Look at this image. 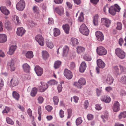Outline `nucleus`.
I'll return each mask as SVG.
<instances>
[{"instance_id": "obj_63", "label": "nucleus", "mask_w": 126, "mask_h": 126, "mask_svg": "<svg viewBox=\"0 0 126 126\" xmlns=\"http://www.w3.org/2000/svg\"><path fill=\"white\" fill-rule=\"evenodd\" d=\"M15 19L16 20L18 24H20V21L19 19V18L18 16H15Z\"/></svg>"}, {"instance_id": "obj_24", "label": "nucleus", "mask_w": 126, "mask_h": 126, "mask_svg": "<svg viewBox=\"0 0 126 126\" xmlns=\"http://www.w3.org/2000/svg\"><path fill=\"white\" fill-rule=\"evenodd\" d=\"M63 29L65 33L68 34L69 33L70 29V27L69 25L68 24H65L62 26Z\"/></svg>"}, {"instance_id": "obj_11", "label": "nucleus", "mask_w": 126, "mask_h": 126, "mask_svg": "<svg viewBox=\"0 0 126 126\" xmlns=\"http://www.w3.org/2000/svg\"><path fill=\"white\" fill-rule=\"evenodd\" d=\"M95 35L97 40L99 41H102L104 39V36L102 33L99 31L96 32Z\"/></svg>"}, {"instance_id": "obj_37", "label": "nucleus", "mask_w": 126, "mask_h": 126, "mask_svg": "<svg viewBox=\"0 0 126 126\" xmlns=\"http://www.w3.org/2000/svg\"><path fill=\"white\" fill-rule=\"evenodd\" d=\"M42 55L43 58L44 59H47L49 56L48 53L47 51H42Z\"/></svg>"}, {"instance_id": "obj_13", "label": "nucleus", "mask_w": 126, "mask_h": 126, "mask_svg": "<svg viewBox=\"0 0 126 126\" xmlns=\"http://www.w3.org/2000/svg\"><path fill=\"white\" fill-rule=\"evenodd\" d=\"M41 85L39 87V89L40 92H44L48 88V86L47 84L43 82H41Z\"/></svg>"}, {"instance_id": "obj_64", "label": "nucleus", "mask_w": 126, "mask_h": 126, "mask_svg": "<svg viewBox=\"0 0 126 126\" xmlns=\"http://www.w3.org/2000/svg\"><path fill=\"white\" fill-rule=\"evenodd\" d=\"M73 98L74 100V102L76 103H77L78 102V101L79 99L78 97L76 96H75L73 97Z\"/></svg>"}, {"instance_id": "obj_38", "label": "nucleus", "mask_w": 126, "mask_h": 126, "mask_svg": "<svg viewBox=\"0 0 126 126\" xmlns=\"http://www.w3.org/2000/svg\"><path fill=\"white\" fill-rule=\"evenodd\" d=\"M79 83L81 85H84L85 84L86 82L85 79L83 78H80L78 81Z\"/></svg>"}, {"instance_id": "obj_3", "label": "nucleus", "mask_w": 126, "mask_h": 126, "mask_svg": "<svg viewBox=\"0 0 126 126\" xmlns=\"http://www.w3.org/2000/svg\"><path fill=\"white\" fill-rule=\"evenodd\" d=\"M115 52L116 55L120 58L123 59L125 57V53L124 51L121 49L117 48L116 49Z\"/></svg>"}, {"instance_id": "obj_54", "label": "nucleus", "mask_w": 126, "mask_h": 126, "mask_svg": "<svg viewBox=\"0 0 126 126\" xmlns=\"http://www.w3.org/2000/svg\"><path fill=\"white\" fill-rule=\"evenodd\" d=\"M79 83L78 82H75L74 83V85L80 89L82 87V86L81 85L79 84Z\"/></svg>"}, {"instance_id": "obj_57", "label": "nucleus", "mask_w": 126, "mask_h": 126, "mask_svg": "<svg viewBox=\"0 0 126 126\" xmlns=\"http://www.w3.org/2000/svg\"><path fill=\"white\" fill-rule=\"evenodd\" d=\"M89 103L88 101L87 100H85L84 102V106L85 108L86 109L88 106Z\"/></svg>"}, {"instance_id": "obj_59", "label": "nucleus", "mask_w": 126, "mask_h": 126, "mask_svg": "<svg viewBox=\"0 0 126 126\" xmlns=\"http://www.w3.org/2000/svg\"><path fill=\"white\" fill-rule=\"evenodd\" d=\"M63 0H54V2L56 4H59L62 3Z\"/></svg>"}, {"instance_id": "obj_56", "label": "nucleus", "mask_w": 126, "mask_h": 126, "mask_svg": "<svg viewBox=\"0 0 126 126\" xmlns=\"http://www.w3.org/2000/svg\"><path fill=\"white\" fill-rule=\"evenodd\" d=\"M64 112L62 110H60L59 112V115L61 118H63L64 117Z\"/></svg>"}, {"instance_id": "obj_29", "label": "nucleus", "mask_w": 126, "mask_h": 126, "mask_svg": "<svg viewBox=\"0 0 126 126\" xmlns=\"http://www.w3.org/2000/svg\"><path fill=\"white\" fill-rule=\"evenodd\" d=\"M77 52L78 54H80L85 51V48L81 46H78L77 47Z\"/></svg>"}, {"instance_id": "obj_26", "label": "nucleus", "mask_w": 126, "mask_h": 126, "mask_svg": "<svg viewBox=\"0 0 126 126\" xmlns=\"http://www.w3.org/2000/svg\"><path fill=\"white\" fill-rule=\"evenodd\" d=\"M109 114L107 111L104 112L103 115L101 116V117L103 120V121L105 122V121L108 119Z\"/></svg>"}, {"instance_id": "obj_49", "label": "nucleus", "mask_w": 126, "mask_h": 126, "mask_svg": "<svg viewBox=\"0 0 126 126\" xmlns=\"http://www.w3.org/2000/svg\"><path fill=\"white\" fill-rule=\"evenodd\" d=\"M48 83L50 85H54L57 84V82L54 80H51L48 81Z\"/></svg>"}, {"instance_id": "obj_8", "label": "nucleus", "mask_w": 126, "mask_h": 126, "mask_svg": "<svg viewBox=\"0 0 126 126\" xmlns=\"http://www.w3.org/2000/svg\"><path fill=\"white\" fill-rule=\"evenodd\" d=\"M120 108V104L117 101L114 102L113 105L112 109L113 111L117 112L119 111Z\"/></svg>"}, {"instance_id": "obj_50", "label": "nucleus", "mask_w": 126, "mask_h": 126, "mask_svg": "<svg viewBox=\"0 0 126 126\" xmlns=\"http://www.w3.org/2000/svg\"><path fill=\"white\" fill-rule=\"evenodd\" d=\"M68 116L67 118H70L72 115V110L71 109H68L67 110Z\"/></svg>"}, {"instance_id": "obj_53", "label": "nucleus", "mask_w": 126, "mask_h": 126, "mask_svg": "<svg viewBox=\"0 0 126 126\" xmlns=\"http://www.w3.org/2000/svg\"><path fill=\"white\" fill-rule=\"evenodd\" d=\"M75 68V65L73 62L71 63L70 64V68L72 70L74 69Z\"/></svg>"}, {"instance_id": "obj_35", "label": "nucleus", "mask_w": 126, "mask_h": 126, "mask_svg": "<svg viewBox=\"0 0 126 126\" xmlns=\"http://www.w3.org/2000/svg\"><path fill=\"white\" fill-rule=\"evenodd\" d=\"M118 118L120 120L123 118H125L126 117V111L121 112L118 116Z\"/></svg>"}, {"instance_id": "obj_62", "label": "nucleus", "mask_w": 126, "mask_h": 126, "mask_svg": "<svg viewBox=\"0 0 126 126\" xmlns=\"http://www.w3.org/2000/svg\"><path fill=\"white\" fill-rule=\"evenodd\" d=\"M28 25L30 27H33L35 25L34 22L32 21H31L28 23Z\"/></svg>"}, {"instance_id": "obj_17", "label": "nucleus", "mask_w": 126, "mask_h": 126, "mask_svg": "<svg viewBox=\"0 0 126 126\" xmlns=\"http://www.w3.org/2000/svg\"><path fill=\"white\" fill-rule=\"evenodd\" d=\"M97 64L98 67L101 68H103L105 64L104 62L101 59L98 60L97 61Z\"/></svg>"}, {"instance_id": "obj_25", "label": "nucleus", "mask_w": 126, "mask_h": 126, "mask_svg": "<svg viewBox=\"0 0 126 126\" xmlns=\"http://www.w3.org/2000/svg\"><path fill=\"white\" fill-rule=\"evenodd\" d=\"M61 32L60 30L56 28H54L53 30V34L54 36L57 37L60 34Z\"/></svg>"}, {"instance_id": "obj_42", "label": "nucleus", "mask_w": 126, "mask_h": 126, "mask_svg": "<svg viewBox=\"0 0 126 126\" xmlns=\"http://www.w3.org/2000/svg\"><path fill=\"white\" fill-rule=\"evenodd\" d=\"M82 122L81 118L80 117L77 118L76 120V124L77 126L80 125Z\"/></svg>"}, {"instance_id": "obj_5", "label": "nucleus", "mask_w": 126, "mask_h": 126, "mask_svg": "<svg viewBox=\"0 0 126 126\" xmlns=\"http://www.w3.org/2000/svg\"><path fill=\"white\" fill-rule=\"evenodd\" d=\"M79 31L80 32L84 35L87 36L89 33V31L84 24H82L80 26L79 28Z\"/></svg>"}, {"instance_id": "obj_45", "label": "nucleus", "mask_w": 126, "mask_h": 126, "mask_svg": "<svg viewBox=\"0 0 126 126\" xmlns=\"http://www.w3.org/2000/svg\"><path fill=\"white\" fill-rule=\"evenodd\" d=\"M10 110V108L9 107H6L5 109L3 110L2 111L3 114L5 113H7L9 112Z\"/></svg>"}, {"instance_id": "obj_20", "label": "nucleus", "mask_w": 126, "mask_h": 126, "mask_svg": "<svg viewBox=\"0 0 126 126\" xmlns=\"http://www.w3.org/2000/svg\"><path fill=\"white\" fill-rule=\"evenodd\" d=\"M86 67V64L84 62H82L80 64L79 67V71L83 73L85 70Z\"/></svg>"}, {"instance_id": "obj_47", "label": "nucleus", "mask_w": 126, "mask_h": 126, "mask_svg": "<svg viewBox=\"0 0 126 126\" xmlns=\"http://www.w3.org/2000/svg\"><path fill=\"white\" fill-rule=\"evenodd\" d=\"M33 10L35 13L37 14L39 13V10L38 7L36 6H34L33 7Z\"/></svg>"}, {"instance_id": "obj_58", "label": "nucleus", "mask_w": 126, "mask_h": 126, "mask_svg": "<svg viewBox=\"0 0 126 126\" xmlns=\"http://www.w3.org/2000/svg\"><path fill=\"white\" fill-rule=\"evenodd\" d=\"M95 108L96 110H99L102 109V107L100 105L97 104L96 105Z\"/></svg>"}, {"instance_id": "obj_30", "label": "nucleus", "mask_w": 126, "mask_h": 126, "mask_svg": "<svg viewBox=\"0 0 126 126\" xmlns=\"http://www.w3.org/2000/svg\"><path fill=\"white\" fill-rule=\"evenodd\" d=\"M13 96V98L16 100L18 101L19 98V94L16 92L14 91L12 93Z\"/></svg>"}, {"instance_id": "obj_44", "label": "nucleus", "mask_w": 126, "mask_h": 126, "mask_svg": "<svg viewBox=\"0 0 126 126\" xmlns=\"http://www.w3.org/2000/svg\"><path fill=\"white\" fill-rule=\"evenodd\" d=\"M6 121L7 123L9 124L13 125L14 124V122L12 121L11 119L9 117H7L6 118Z\"/></svg>"}, {"instance_id": "obj_2", "label": "nucleus", "mask_w": 126, "mask_h": 126, "mask_svg": "<svg viewBox=\"0 0 126 126\" xmlns=\"http://www.w3.org/2000/svg\"><path fill=\"white\" fill-rule=\"evenodd\" d=\"M102 80L103 83L109 85H110L113 83L114 79L110 75H108L107 76L103 77Z\"/></svg>"}, {"instance_id": "obj_36", "label": "nucleus", "mask_w": 126, "mask_h": 126, "mask_svg": "<svg viewBox=\"0 0 126 126\" xmlns=\"http://www.w3.org/2000/svg\"><path fill=\"white\" fill-rule=\"evenodd\" d=\"M98 15H96L94 17L93 19V23L95 26H97L98 24Z\"/></svg>"}, {"instance_id": "obj_16", "label": "nucleus", "mask_w": 126, "mask_h": 126, "mask_svg": "<svg viewBox=\"0 0 126 126\" xmlns=\"http://www.w3.org/2000/svg\"><path fill=\"white\" fill-rule=\"evenodd\" d=\"M54 11L59 15H61L63 13V8L61 7H58L55 8Z\"/></svg>"}, {"instance_id": "obj_19", "label": "nucleus", "mask_w": 126, "mask_h": 126, "mask_svg": "<svg viewBox=\"0 0 126 126\" xmlns=\"http://www.w3.org/2000/svg\"><path fill=\"white\" fill-rule=\"evenodd\" d=\"M11 86L12 87L16 86L18 85L19 81L16 79H12L10 81Z\"/></svg>"}, {"instance_id": "obj_15", "label": "nucleus", "mask_w": 126, "mask_h": 126, "mask_svg": "<svg viewBox=\"0 0 126 126\" xmlns=\"http://www.w3.org/2000/svg\"><path fill=\"white\" fill-rule=\"evenodd\" d=\"M17 30L16 33L19 36H22L26 32L25 29L22 27L18 28L17 29Z\"/></svg>"}, {"instance_id": "obj_23", "label": "nucleus", "mask_w": 126, "mask_h": 126, "mask_svg": "<svg viewBox=\"0 0 126 126\" xmlns=\"http://www.w3.org/2000/svg\"><path fill=\"white\" fill-rule=\"evenodd\" d=\"M7 37L5 34H0V43H3L7 40Z\"/></svg>"}, {"instance_id": "obj_55", "label": "nucleus", "mask_w": 126, "mask_h": 126, "mask_svg": "<svg viewBox=\"0 0 126 126\" xmlns=\"http://www.w3.org/2000/svg\"><path fill=\"white\" fill-rule=\"evenodd\" d=\"M43 97L41 96H39L38 99V102L40 104H41L43 102Z\"/></svg>"}, {"instance_id": "obj_18", "label": "nucleus", "mask_w": 126, "mask_h": 126, "mask_svg": "<svg viewBox=\"0 0 126 126\" xmlns=\"http://www.w3.org/2000/svg\"><path fill=\"white\" fill-rule=\"evenodd\" d=\"M16 48V45L11 46L10 47L9 51L7 52V53L10 55H12L14 52Z\"/></svg>"}, {"instance_id": "obj_27", "label": "nucleus", "mask_w": 126, "mask_h": 126, "mask_svg": "<svg viewBox=\"0 0 126 126\" xmlns=\"http://www.w3.org/2000/svg\"><path fill=\"white\" fill-rule=\"evenodd\" d=\"M69 49V47L66 46H65L63 47V56H67L68 51Z\"/></svg>"}, {"instance_id": "obj_31", "label": "nucleus", "mask_w": 126, "mask_h": 126, "mask_svg": "<svg viewBox=\"0 0 126 126\" xmlns=\"http://www.w3.org/2000/svg\"><path fill=\"white\" fill-rule=\"evenodd\" d=\"M71 43L72 44L73 46H75L79 43L78 40L75 38H72L71 39Z\"/></svg>"}, {"instance_id": "obj_51", "label": "nucleus", "mask_w": 126, "mask_h": 126, "mask_svg": "<svg viewBox=\"0 0 126 126\" xmlns=\"http://www.w3.org/2000/svg\"><path fill=\"white\" fill-rule=\"evenodd\" d=\"M84 59L87 61H91L92 59V58L90 56L85 55L84 56Z\"/></svg>"}, {"instance_id": "obj_34", "label": "nucleus", "mask_w": 126, "mask_h": 126, "mask_svg": "<svg viewBox=\"0 0 126 126\" xmlns=\"http://www.w3.org/2000/svg\"><path fill=\"white\" fill-rule=\"evenodd\" d=\"M37 89L35 88H33L31 92V95L32 97L35 96L37 92Z\"/></svg>"}, {"instance_id": "obj_33", "label": "nucleus", "mask_w": 126, "mask_h": 126, "mask_svg": "<svg viewBox=\"0 0 126 126\" xmlns=\"http://www.w3.org/2000/svg\"><path fill=\"white\" fill-rule=\"evenodd\" d=\"M119 81L120 83L126 85V76H124L121 77L120 79L119 80Z\"/></svg>"}, {"instance_id": "obj_61", "label": "nucleus", "mask_w": 126, "mask_h": 126, "mask_svg": "<svg viewBox=\"0 0 126 126\" xmlns=\"http://www.w3.org/2000/svg\"><path fill=\"white\" fill-rule=\"evenodd\" d=\"M54 23V21L53 19L51 18H48V24H53Z\"/></svg>"}, {"instance_id": "obj_22", "label": "nucleus", "mask_w": 126, "mask_h": 126, "mask_svg": "<svg viewBox=\"0 0 126 126\" xmlns=\"http://www.w3.org/2000/svg\"><path fill=\"white\" fill-rule=\"evenodd\" d=\"M101 101L106 103H109L111 101L110 97L107 96H102L101 98Z\"/></svg>"}, {"instance_id": "obj_1", "label": "nucleus", "mask_w": 126, "mask_h": 126, "mask_svg": "<svg viewBox=\"0 0 126 126\" xmlns=\"http://www.w3.org/2000/svg\"><path fill=\"white\" fill-rule=\"evenodd\" d=\"M120 9V7L117 4H115L109 8V11L110 14L114 15L116 14V12H119Z\"/></svg>"}, {"instance_id": "obj_52", "label": "nucleus", "mask_w": 126, "mask_h": 126, "mask_svg": "<svg viewBox=\"0 0 126 126\" xmlns=\"http://www.w3.org/2000/svg\"><path fill=\"white\" fill-rule=\"evenodd\" d=\"M46 109L48 112H51L53 109L52 107L50 106L47 105L45 107Z\"/></svg>"}, {"instance_id": "obj_60", "label": "nucleus", "mask_w": 126, "mask_h": 126, "mask_svg": "<svg viewBox=\"0 0 126 126\" xmlns=\"http://www.w3.org/2000/svg\"><path fill=\"white\" fill-rule=\"evenodd\" d=\"M87 117L88 119L89 120H92L93 118V115L90 114H89L87 115Z\"/></svg>"}, {"instance_id": "obj_41", "label": "nucleus", "mask_w": 126, "mask_h": 126, "mask_svg": "<svg viewBox=\"0 0 126 126\" xmlns=\"http://www.w3.org/2000/svg\"><path fill=\"white\" fill-rule=\"evenodd\" d=\"M47 47L50 48H52L53 47V45L52 42L50 41H47L46 42Z\"/></svg>"}, {"instance_id": "obj_21", "label": "nucleus", "mask_w": 126, "mask_h": 126, "mask_svg": "<svg viewBox=\"0 0 126 126\" xmlns=\"http://www.w3.org/2000/svg\"><path fill=\"white\" fill-rule=\"evenodd\" d=\"M1 12L5 15H8L10 14V12L5 7H1L0 8Z\"/></svg>"}, {"instance_id": "obj_43", "label": "nucleus", "mask_w": 126, "mask_h": 126, "mask_svg": "<svg viewBox=\"0 0 126 126\" xmlns=\"http://www.w3.org/2000/svg\"><path fill=\"white\" fill-rule=\"evenodd\" d=\"M27 113L30 117L33 120L34 119V117L32 116V111L30 109H29L27 110Z\"/></svg>"}, {"instance_id": "obj_28", "label": "nucleus", "mask_w": 126, "mask_h": 126, "mask_svg": "<svg viewBox=\"0 0 126 126\" xmlns=\"http://www.w3.org/2000/svg\"><path fill=\"white\" fill-rule=\"evenodd\" d=\"M26 57L28 59H31L33 56V52L31 51H27L25 54Z\"/></svg>"}, {"instance_id": "obj_7", "label": "nucleus", "mask_w": 126, "mask_h": 126, "mask_svg": "<svg viewBox=\"0 0 126 126\" xmlns=\"http://www.w3.org/2000/svg\"><path fill=\"white\" fill-rule=\"evenodd\" d=\"M35 39L40 45L43 46L44 45V39L41 35L40 34L37 35L35 37Z\"/></svg>"}, {"instance_id": "obj_4", "label": "nucleus", "mask_w": 126, "mask_h": 126, "mask_svg": "<svg viewBox=\"0 0 126 126\" xmlns=\"http://www.w3.org/2000/svg\"><path fill=\"white\" fill-rule=\"evenodd\" d=\"M25 2L23 0H20L16 4L17 9L20 11L23 10L25 7Z\"/></svg>"}, {"instance_id": "obj_40", "label": "nucleus", "mask_w": 126, "mask_h": 126, "mask_svg": "<svg viewBox=\"0 0 126 126\" xmlns=\"http://www.w3.org/2000/svg\"><path fill=\"white\" fill-rule=\"evenodd\" d=\"M53 99L54 105H57L59 102V99L58 97L57 96H55L53 97Z\"/></svg>"}, {"instance_id": "obj_6", "label": "nucleus", "mask_w": 126, "mask_h": 126, "mask_svg": "<svg viewBox=\"0 0 126 126\" xmlns=\"http://www.w3.org/2000/svg\"><path fill=\"white\" fill-rule=\"evenodd\" d=\"M97 53L100 55H103L106 54L107 51L105 48L102 46L98 47L96 49Z\"/></svg>"}, {"instance_id": "obj_14", "label": "nucleus", "mask_w": 126, "mask_h": 126, "mask_svg": "<svg viewBox=\"0 0 126 126\" xmlns=\"http://www.w3.org/2000/svg\"><path fill=\"white\" fill-rule=\"evenodd\" d=\"M7 66L8 67H10L11 71H14L15 69V67L14 62L12 59L8 62Z\"/></svg>"}, {"instance_id": "obj_32", "label": "nucleus", "mask_w": 126, "mask_h": 126, "mask_svg": "<svg viewBox=\"0 0 126 126\" xmlns=\"http://www.w3.org/2000/svg\"><path fill=\"white\" fill-rule=\"evenodd\" d=\"M23 70L26 72H29L30 69V66L26 63L23 64Z\"/></svg>"}, {"instance_id": "obj_10", "label": "nucleus", "mask_w": 126, "mask_h": 126, "mask_svg": "<svg viewBox=\"0 0 126 126\" xmlns=\"http://www.w3.org/2000/svg\"><path fill=\"white\" fill-rule=\"evenodd\" d=\"M64 75L67 79H71L73 76L72 74L70 71L67 69H65L64 72Z\"/></svg>"}, {"instance_id": "obj_46", "label": "nucleus", "mask_w": 126, "mask_h": 126, "mask_svg": "<svg viewBox=\"0 0 126 126\" xmlns=\"http://www.w3.org/2000/svg\"><path fill=\"white\" fill-rule=\"evenodd\" d=\"M83 13L81 12L80 13V15L79 17L78 20L79 21L81 22L83 21Z\"/></svg>"}, {"instance_id": "obj_39", "label": "nucleus", "mask_w": 126, "mask_h": 126, "mask_svg": "<svg viewBox=\"0 0 126 126\" xmlns=\"http://www.w3.org/2000/svg\"><path fill=\"white\" fill-rule=\"evenodd\" d=\"M61 63L59 61H56L54 64V67L55 68L57 69L59 67L61 64Z\"/></svg>"}, {"instance_id": "obj_9", "label": "nucleus", "mask_w": 126, "mask_h": 126, "mask_svg": "<svg viewBox=\"0 0 126 126\" xmlns=\"http://www.w3.org/2000/svg\"><path fill=\"white\" fill-rule=\"evenodd\" d=\"M101 21L102 24L107 27H109L111 23L110 20L105 18H101Z\"/></svg>"}, {"instance_id": "obj_12", "label": "nucleus", "mask_w": 126, "mask_h": 126, "mask_svg": "<svg viewBox=\"0 0 126 126\" xmlns=\"http://www.w3.org/2000/svg\"><path fill=\"white\" fill-rule=\"evenodd\" d=\"M37 75L41 76L43 73V69L39 66H36L34 69Z\"/></svg>"}, {"instance_id": "obj_48", "label": "nucleus", "mask_w": 126, "mask_h": 126, "mask_svg": "<svg viewBox=\"0 0 126 126\" xmlns=\"http://www.w3.org/2000/svg\"><path fill=\"white\" fill-rule=\"evenodd\" d=\"M117 26L116 27V29L117 30H120L122 29V25L121 23L120 22H118L117 24Z\"/></svg>"}]
</instances>
